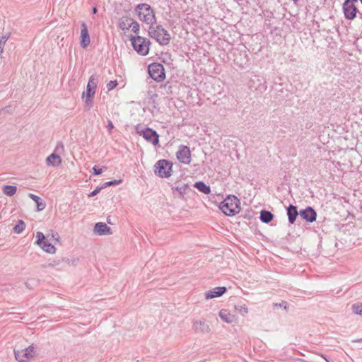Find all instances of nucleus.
<instances>
[{"label":"nucleus","instance_id":"1","mask_svg":"<svg viewBox=\"0 0 362 362\" xmlns=\"http://www.w3.org/2000/svg\"><path fill=\"white\" fill-rule=\"evenodd\" d=\"M219 208L226 216H234L240 211V199L234 195H229L220 204Z\"/></svg>","mask_w":362,"mask_h":362},{"label":"nucleus","instance_id":"2","mask_svg":"<svg viewBox=\"0 0 362 362\" xmlns=\"http://www.w3.org/2000/svg\"><path fill=\"white\" fill-rule=\"evenodd\" d=\"M148 34L161 45H168L171 40L170 33L160 25H150Z\"/></svg>","mask_w":362,"mask_h":362},{"label":"nucleus","instance_id":"3","mask_svg":"<svg viewBox=\"0 0 362 362\" xmlns=\"http://www.w3.org/2000/svg\"><path fill=\"white\" fill-rule=\"evenodd\" d=\"M135 11L141 21L149 25L156 23L155 13L150 5L147 4H138L135 8Z\"/></svg>","mask_w":362,"mask_h":362},{"label":"nucleus","instance_id":"4","mask_svg":"<svg viewBox=\"0 0 362 362\" xmlns=\"http://www.w3.org/2000/svg\"><path fill=\"white\" fill-rule=\"evenodd\" d=\"M129 40L134 49L140 55L146 56L149 52L150 40L141 36L131 35Z\"/></svg>","mask_w":362,"mask_h":362},{"label":"nucleus","instance_id":"5","mask_svg":"<svg viewBox=\"0 0 362 362\" xmlns=\"http://www.w3.org/2000/svg\"><path fill=\"white\" fill-rule=\"evenodd\" d=\"M153 168L154 173L160 177L168 178L172 175L173 163L168 160H158Z\"/></svg>","mask_w":362,"mask_h":362},{"label":"nucleus","instance_id":"6","mask_svg":"<svg viewBox=\"0 0 362 362\" xmlns=\"http://www.w3.org/2000/svg\"><path fill=\"white\" fill-rule=\"evenodd\" d=\"M136 132L142 136L148 142L157 145L159 142V136L157 132L148 127H144L141 124L135 127Z\"/></svg>","mask_w":362,"mask_h":362},{"label":"nucleus","instance_id":"7","mask_svg":"<svg viewBox=\"0 0 362 362\" xmlns=\"http://www.w3.org/2000/svg\"><path fill=\"white\" fill-rule=\"evenodd\" d=\"M36 354L35 348L33 345L22 350H14L15 358L20 362H25L33 358Z\"/></svg>","mask_w":362,"mask_h":362},{"label":"nucleus","instance_id":"8","mask_svg":"<svg viewBox=\"0 0 362 362\" xmlns=\"http://www.w3.org/2000/svg\"><path fill=\"white\" fill-rule=\"evenodd\" d=\"M148 74L156 81L160 82L164 80L165 75L164 67L161 64L152 63L148 66Z\"/></svg>","mask_w":362,"mask_h":362},{"label":"nucleus","instance_id":"9","mask_svg":"<svg viewBox=\"0 0 362 362\" xmlns=\"http://www.w3.org/2000/svg\"><path fill=\"white\" fill-rule=\"evenodd\" d=\"M36 244L39 245L45 252L49 253V254H54L56 252V248L53 245L48 243L47 241H45V236L42 232H37L36 233Z\"/></svg>","mask_w":362,"mask_h":362},{"label":"nucleus","instance_id":"10","mask_svg":"<svg viewBox=\"0 0 362 362\" xmlns=\"http://www.w3.org/2000/svg\"><path fill=\"white\" fill-rule=\"evenodd\" d=\"M177 160L184 164H189L191 159V151L188 146L181 145L176 153Z\"/></svg>","mask_w":362,"mask_h":362},{"label":"nucleus","instance_id":"11","mask_svg":"<svg viewBox=\"0 0 362 362\" xmlns=\"http://www.w3.org/2000/svg\"><path fill=\"white\" fill-rule=\"evenodd\" d=\"M344 16L348 20H353L356 18L357 8L351 0H346L343 4Z\"/></svg>","mask_w":362,"mask_h":362},{"label":"nucleus","instance_id":"12","mask_svg":"<svg viewBox=\"0 0 362 362\" xmlns=\"http://www.w3.org/2000/svg\"><path fill=\"white\" fill-rule=\"evenodd\" d=\"M192 329L196 333H209L210 332V327L206 321L203 320H194L192 322Z\"/></svg>","mask_w":362,"mask_h":362},{"label":"nucleus","instance_id":"13","mask_svg":"<svg viewBox=\"0 0 362 362\" xmlns=\"http://www.w3.org/2000/svg\"><path fill=\"white\" fill-rule=\"evenodd\" d=\"M300 217L308 222H314L317 218V214L315 211L310 206H308L306 209L301 210L299 212Z\"/></svg>","mask_w":362,"mask_h":362},{"label":"nucleus","instance_id":"14","mask_svg":"<svg viewBox=\"0 0 362 362\" xmlns=\"http://www.w3.org/2000/svg\"><path fill=\"white\" fill-rule=\"evenodd\" d=\"M97 88V80L95 78V76L93 75L89 78L87 87H86V91L83 92L82 94V98H84V96L88 97H93L95 93V90Z\"/></svg>","mask_w":362,"mask_h":362},{"label":"nucleus","instance_id":"15","mask_svg":"<svg viewBox=\"0 0 362 362\" xmlns=\"http://www.w3.org/2000/svg\"><path fill=\"white\" fill-rule=\"evenodd\" d=\"M90 42L88 30L85 22L81 23V46L83 48H86Z\"/></svg>","mask_w":362,"mask_h":362},{"label":"nucleus","instance_id":"16","mask_svg":"<svg viewBox=\"0 0 362 362\" xmlns=\"http://www.w3.org/2000/svg\"><path fill=\"white\" fill-rule=\"evenodd\" d=\"M227 289L224 286L216 287L212 290H209L205 293V298L206 300L220 297L226 292Z\"/></svg>","mask_w":362,"mask_h":362},{"label":"nucleus","instance_id":"17","mask_svg":"<svg viewBox=\"0 0 362 362\" xmlns=\"http://www.w3.org/2000/svg\"><path fill=\"white\" fill-rule=\"evenodd\" d=\"M94 233L99 235H111L112 233V229L103 222L95 223Z\"/></svg>","mask_w":362,"mask_h":362},{"label":"nucleus","instance_id":"18","mask_svg":"<svg viewBox=\"0 0 362 362\" xmlns=\"http://www.w3.org/2000/svg\"><path fill=\"white\" fill-rule=\"evenodd\" d=\"M218 315L220 318L226 323H233L235 321V317L234 315L231 314L228 310L226 309H221L219 311Z\"/></svg>","mask_w":362,"mask_h":362},{"label":"nucleus","instance_id":"19","mask_svg":"<svg viewBox=\"0 0 362 362\" xmlns=\"http://www.w3.org/2000/svg\"><path fill=\"white\" fill-rule=\"evenodd\" d=\"M287 216L290 224H293L299 213L297 211V207L293 205H289L287 208Z\"/></svg>","mask_w":362,"mask_h":362},{"label":"nucleus","instance_id":"20","mask_svg":"<svg viewBox=\"0 0 362 362\" xmlns=\"http://www.w3.org/2000/svg\"><path fill=\"white\" fill-rule=\"evenodd\" d=\"M46 162L48 165L57 167L61 164L62 158L59 155L53 153L47 158Z\"/></svg>","mask_w":362,"mask_h":362},{"label":"nucleus","instance_id":"21","mask_svg":"<svg viewBox=\"0 0 362 362\" xmlns=\"http://www.w3.org/2000/svg\"><path fill=\"white\" fill-rule=\"evenodd\" d=\"M28 197L35 202L37 211H40L45 209L46 203L40 197L31 193L28 194Z\"/></svg>","mask_w":362,"mask_h":362},{"label":"nucleus","instance_id":"22","mask_svg":"<svg viewBox=\"0 0 362 362\" xmlns=\"http://www.w3.org/2000/svg\"><path fill=\"white\" fill-rule=\"evenodd\" d=\"M133 21L132 18L127 16H123L119 19L118 27L123 31L130 29V22Z\"/></svg>","mask_w":362,"mask_h":362},{"label":"nucleus","instance_id":"23","mask_svg":"<svg viewBox=\"0 0 362 362\" xmlns=\"http://www.w3.org/2000/svg\"><path fill=\"white\" fill-rule=\"evenodd\" d=\"M274 218V215L269 211L262 210L260 212V220L262 222L269 223Z\"/></svg>","mask_w":362,"mask_h":362},{"label":"nucleus","instance_id":"24","mask_svg":"<svg viewBox=\"0 0 362 362\" xmlns=\"http://www.w3.org/2000/svg\"><path fill=\"white\" fill-rule=\"evenodd\" d=\"M194 187H196L199 191L203 192L205 194H209L211 192V189L209 185H206L204 182L199 181L197 182L194 184Z\"/></svg>","mask_w":362,"mask_h":362},{"label":"nucleus","instance_id":"25","mask_svg":"<svg viewBox=\"0 0 362 362\" xmlns=\"http://www.w3.org/2000/svg\"><path fill=\"white\" fill-rule=\"evenodd\" d=\"M2 191L4 194L11 197L16 193L17 187L14 185H5L4 186Z\"/></svg>","mask_w":362,"mask_h":362},{"label":"nucleus","instance_id":"26","mask_svg":"<svg viewBox=\"0 0 362 362\" xmlns=\"http://www.w3.org/2000/svg\"><path fill=\"white\" fill-rule=\"evenodd\" d=\"M187 189H188V185L183 184V185H180V186L176 187L175 188H173V190H175L176 192H177L179 193V194H180V197L181 198H183L184 195L186 193V190Z\"/></svg>","mask_w":362,"mask_h":362},{"label":"nucleus","instance_id":"27","mask_svg":"<svg viewBox=\"0 0 362 362\" xmlns=\"http://www.w3.org/2000/svg\"><path fill=\"white\" fill-rule=\"evenodd\" d=\"M25 228V223H24V221L22 220H18V223L13 228V231L16 233L19 234L24 230Z\"/></svg>","mask_w":362,"mask_h":362},{"label":"nucleus","instance_id":"28","mask_svg":"<svg viewBox=\"0 0 362 362\" xmlns=\"http://www.w3.org/2000/svg\"><path fill=\"white\" fill-rule=\"evenodd\" d=\"M235 310L241 315L244 316L248 313V308L245 305H235Z\"/></svg>","mask_w":362,"mask_h":362},{"label":"nucleus","instance_id":"29","mask_svg":"<svg viewBox=\"0 0 362 362\" xmlns=\"http://www.w3.org/2000/svg\"><path fill=\"white\" fill-rule=\"evenodd\" d=\"M10 37V33H6V35L0 37V55L3 53L4 45Z\"/></svg>","mask_w":362,"mask_h":362},{"label":"nucleus","instance_id":"30","mask_svg":"<svg viewBox=\"0 0 362 362\" xmlns=\"http://www.w3.org/2000/svg\"><path fill=\"white\" fill-rule=\"evenodd\" d=\"M130 29L134 33L139 34L140 26L138 22L133 19V21L130 22Z\"/></svg>","mask_w":362,"mask_h":362},{"label":"nucleus","instance_id":"31","mask_svg":"<svg viewBox=\"0 0 362 362\" xmlns=\"http://www.w3.org/2000/svg\"><path fill=\"white\" fill-rule=\"evenodd\" d=\"M352 310L355 314L362 315V303L358 304H354L352 305Z\"/></svg>","mask_w":362,"mask_h":362},{"label":"nucleus","instance_id":"32","mask_svg":"<svg viewBox=\"0 0 362 362\" xmlns=\"http://www.w3.org/2000/svg\"><path fill=\"white\" fill-rule=\"evenodd\" d=\"M93 97L84 96L85 107L90 110L93 107Z\"/></svg>","mask_w":362,"mask_h":362},{"label":"nucleus","instance_id":"33","mask_svg":"<svg viewBox=\"0 0 362 362\" xmlns=\"http://www.w3.org/2000/svg\"><path fill=\"white\" fill-rule=\"evenodd\" d=\"M121 182H122L121 180H114L108 181L104 184V187L112 186V185H117L121 183Z\"/></svg>","mask_w":362,"mask_h":362},{"label":"nucleus","instance_id":"34","mask_svg":"<svg viewBox=\"0 0 362 362\" xmlns=\"http://www.w3.org/2000/svg\"><path fill=\"white\" fill-rule=\"evenodd\" d=\"M117 81L116 80L115 81H110L107 84V88L108 90H111L113 88H115L117 86Z\"/></svg>","mask_w":362,"mask_h":362},{"label":"nucleus","instance_id":"35","mask_svg":"<svg viewBox=\"0 0 362 362\" xmlns=\"http://www.w3.org/2000/svg\"><path fill=\"white\" fill-rule=\"evenodd\" d=\"M274 307H283L286 310L288 309V303L286 301H284V300H282L281 303H280L279 304L278 303H274Z\"/></svg>","mask_w":362,"mask_h":362},{"label":"nucleus","instance_id":"36","mask_svg":"<svg viewBox=\"0 0 362 362\" xmlns=\"http://www.w3.org/2000/svg\"><path fill=\"white\" fill-rule=\"evenodd\" d=\"M104 187H97L96 189H95L93 191H92L89 194H88V197H94L95 196L96 194H98L100 190L103 188Z\"/></svg>","mask_w":362,"mask_h":362},{"label":"nucleus","instance_id":"37","mask_svg":"<svg viewBox=\"0 0 362 362\" xmlns=\"http://www.w3.org/2000/svg\"><path fill=\"white\" fill-rule=\"evenodd\" d=\"M93 174L95 175H100L103 173V170L101 168H99L98 166L95 165L93 168Z\"/></svg>","mask_w":362,"mask_h":362},{"label":"nucleus","instance_id":"38","mask_svg":"<svg viewBox=\"0 0 362 362\" xmlns=\"http://www.w3.org/2000/svg\"><path fill=\"white\" fill-rule=\"evenodd\" d=\"M113 128H114V125H113L112 121L111 120H108L107 121V129L108 132L110 133H111Z\"/></svg>","mask_w":362,"mask_h":362},{"label":"nucleus","instance_id":"39","mask_svg":"<svg viewBox=\"0 0 362 362\" xmlns=\"http://www.w3.org/2000/svg\"><path fill=\"white\" fill-rule=\"evenodd\" d=\"M59 149L64 150V145L62 142L57 143L55 151H59Z\"/></svg>","mask_w":362,"mask_h":362},{"label":"nucleus","instance_id":"40","mask_svg":"<svg viewBox=\"0 0 362 362\" xmlns=\"http://www.w3.org/2000/svg\"><path fill=\"white\" fill-rule=\"evenodd\" d=\"M57 264H58V263L56 261H53L52 262L49 263L48 266L49 267H54Z\"/></svg>","mask_w":362,"mask_h":362},{"label":"nucleus","instance_id":"41","mask_svg":"<svg viewBox=\"0 0 362 362\" xmlns=\"http://www.w3.org/2000/svg\"><path fill=\"white\" fill-rule=\"evenodd\" d=\"M352 342L354 343H359V342H362V338L361 339H355V340H353Z\"/></svg>","mask_w":362,"mask_h":362},{"label":"nucleus","instance_id":"42","mask_svg":"<svg viewBox=\"0 0 362 362\" xmlns=\"http://www.w3.org/2000/svg\"><path fill=\"white\" fill-rule=\"evenodd\" d=\"M98 12V9L96 7L93 8V13L95 14Z\"/></svg>","mask_w":362,"mask_h":362},{"label":"nucleus","instance_id":"43","mask_svg":"<svg viewBox=\"0 0 362 362\" xmlns=\"http://www.w3.org/2000/svg\"><path fill=\"white\" fill-rule=\"evenodd\" d=\"M107 223H109V224H112V222H111V221H110V216H108V217L107 218Z\"/></svg>","mask_w":362,"mask_h":362},{"label":"nucleus","instance_id":"44","mask_svg":"<svg viewBox=\"0 0 362 362\" xmlns=\"http://www.w3.org/2000/svg\"><path fill=\"white\" fill-rule=\"evenodd\" d=\"M351 2L354 3V2H357L358 0H351Z\"/></svg>","mask_w":362,"mask_h":362},{"label":"nucleus","instance_id":"45","mask_svg":"<svg viewBox=\"0 0 362 362\" xmlns=\"http://www.w3.org/2000/svg\"><path fill=\"white\" fill-rule=\"evenodd\" d=\"M322 356L324 358V359H325L326 361H328V359L326 358V357H324L323 356Z\"/></svg>","mask_w":362,"mask_h":362},{"label":"nucleus","instance_id":"46","mask_svg":"<svg viewBox=\"0 0 362 362\" xmlns=\"http://www.w3.org/2000/svg\"><path fill=\"white\" fill-rule=\"evenodd\" d=\"M322 356L324 358V359H325L326 361H328V359L326 358V357H324L323 356Z\"/></svg>","mask_w":362,"mask_h":362},{"label":"nucleus","instance_id":"47","mask_svg":"<svg viewBox=\"0 0 362 362\" xmlns=\"http://www.w3.org/2000/svg\"><path fill=\"white\" fill-rule=\"evenodd\" d=\"M322 356L324 358V359H325L326 361H328V359L326 358V357H324L323 356Z\"/></svg>","mask_w":362,"mask_h":362},{"label":"nucleus","instance_id":"48","mask_svg":"<svg viewBox=\"0 0 362 362\" xmlns=\"http://www.w3.org/2000/svg\"><path fill=\"white\" fill-rule=\"evenodd\" d=\"M360 1H361V4H362V0H360Z\"/></svg>","mask_w":362,"mask_h":362}]
</instances>
